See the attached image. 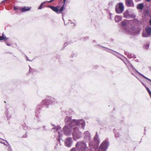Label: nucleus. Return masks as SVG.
Segmentation results:
<instances>
[{
  "instance_id": "1",
  "label": "nucleus",
  "mask_w": 151,
  "mask_h": 151,
  "mask_svg": "<svg viewBox=\"0 0 151 151\" xmlns=\"http://www.w3.org/2000/svg\"><path fill=\"white\" fill-rule=\"evenodd\" d=\"M66 124L70 127H73L72 135L74 139L76 141L82 136V133L79 131V128L84 129L86 125L85 121L82 119H71L70 117L66 116L65 119Z\"/></svg>"
},
{
  "instance_id": "2",
  "label": "nucleus",
  "mask_w": 151,
  "mask_h": 151,
  "mask_svg": "<svg viewBox=\"0 0 151 151\" xmlns=\"http://www.w3.org/2000/svg\"><path fill=\"white\" fill-rule=\"evenodd\" d=\"M94 139L96 144L97 146L96 147L94 146L93 145V142H90L89 143V145L90 150L91 151H94V150H95L97 148V146L100 142V141L99 139V137L97 133L96 134V135L94 137Z\"/></svg>"
},
{
  "instance_id": "3",
  "label": "nucleus",
  "mask_w": 151,
  "mask_h": 151,
  "mask_svg": "<svg viewBox=\"0 0 151 151\" xmlns=\"http://www.w3.org/2000/svg\"><path fill=\"white\" fill-rule=\"evenodd\" d=\"M76 147L78 151H86L87 145L83 141L78 142L76 144Z\"/></svg>"
},
{
  "instance_id": "4",
  "label": "nucleus",
  "mask_w": 151,
  "mask_h": 151,
  "mask_svg": "<svg viewBox=\"0 0 151 151\" xmlns=\"http://www.w3.org/2000/svg\"><path fill=\"white\" fill-rule=\"evenodd\" d=\"M121 23L123 29L125 31L127 32L131 35H134L135 33V31L134 30L133 28H131L129 29V31H128V30L127 29V20L122 21L121 22Z\"/></svg>"
},
{
  "instance_id": "5",
  "label": "nucleus",
  "mask_w": 151,
  "mask_h": 151,
  "mask_svg": "<svg viewBox=\"0 0 151 151\" xmlns=\"http://www.w3.org/2000/svg\"><path fill=\"white\" fill-rule=\"evenodd\" d=\"M109 146L108 141L107 140L104 141L101 144L100 148L103 151H106Z\"/></svg>"
},
{
  "instance_id": "6",
  "label": "nucleus",
  "mask_w": 151,
  "mask_h": 151,
  "mask_svg": "<svg viewBox=\"0 0 151 151\" xmlns=\"http://www.w3.org/2000/svg\"><path fill=\"white\" fill-rule=\"evenodd\" d=\"M124 9V6L122 3H119L118 6H116V12L118 14H121L123 12Z\"/></svg>"
},
{
  "instance_id": "7",
  "label": "nucleus",
  "mask_w": 151,
  "mask_h": 151,
  "mask_svg": "<svg viewBox=\"0 0 151 151\" xmlns=\"http://www.w3.org/2000/svg\"><path fill=\"white\" fill-rule=\"evenodd\" d=\"M146 33H143L142 36L143 37H149L151 35V27H147L145 29Z\"/></svg>"
},
{
  "instance_id": "8",
  "label": "nucleus",
  "mask_w": 151,
  "mask_h": 151,
  "mask_svg": "<svg viewBox=\"0 0 151 151\" xmlns=\"http://www.w3.org/2000/svg\"><path fill=\"white\" fill-rule=\"evenodd\" d=\"M52 100L50 98L48 97L45 99H43L41 102V104L42 105H48L50 104H52V103L50 102Z\"/></svg>"
},
{
  "instance_id": "9",
  "label": "nucleus",
  "mask_w": 151,
  "mask_h": 151,
  "mask_svg": "<svg viewBox=\"0 0 151 151\" xmlns=\"http://www.w3.org/2000/svg\"><path fill=\"white\" fill-rule=\"evenodd\" d=\"M63 130L64 134L67 136L70 135L71 134V133L70 130L67 126H65L63 128Z\"/></svg>"
},
{
  "instance_id": "10",
  "label": "nucleus",
  "mask_w": 151,
  "mask_h": 151,
  "mask_svg": "<svg viewBox=\"0 0 151 151\" xmlns=\"http://www.w3.org/2000/svg\"><path fill=\"white\" fill-rule=\"evenodd\" d=\"M72 142V138L71 137L67 138L65 139V144L66 146L68 147L71 146Z\"/></svg>"
},
{
  "instance_id": "11",
  "label": "nucleus",
  "mask_w": 151,
  "mask_h": 151,
  "mask_svg": "<svg viewBox=\"0 0 151 151\" xmlns=\"http://www.w3.org/2000/svg\"><path fill=\"white\" fill-rule=\"evenodd\" d=\"M83 137L84 139L88 141L90 140L91 138L90 134L88 131H86L84 132Z\"/></svg>"
},
{
  "instance_id": "12",
  "label": "nucleus",
  "mask_w": 151,
  "mask_h": 151,
  "mask_svg": "<svg viewBox=\"0 0 151 151\" xmlns=\"http://www.w3.org/2000/svg\"><path fill=\"white\" fill-rule=\"evenodd\" d=\"M134 17V16L133 14H129V12L127 10L124 13V17L125 18L128 19L130 17Z\"/></svg>"
},
{
  "instance_id": "13",
  "label": "nucleus",
  "mask_w": 151,
  "mask_h": 151,
  "mask_svg": "<svg viewBox=\"0 0 151 151\" xmlns=\"http://www.w3.org/2000/svg\"><path fill=\"white\" fill-rule=\"evenodd\" d=\"M52 129H55L56 131H58L59 137V141H60V138L62 136V134L59 131V130L60 129V127L59 126H57L55 127L52 128Z\"/></svg>"
},
{
  "instance_id": "14",
  "label": "nucleus",
  "mask_w": 151,
  "mask_h": 151,
  "mask_svg": "<svg viewBox=\"0 0 151 151\" xmlns=\"http://www.w3.org/2000/svg\"><path fill=\"white\" fill-rule=\"evenodd\" d=\"M31 9V7L24 6L21 8V11L22 12H23L26 11H28L30 10Z\"/></svg>"
},
{
  "instance_id": "15",
  "label": "nucleus",
  "mask_w": 151,
  "mask_h": 151,
  "mask_svg": "<svg viewBox=\"0 0 151 151\" xmlns=\"http://www.w3.org/2000/svg\"><path fill=\"white\" fill-rule=\"evenodd\" d=\"M127 6H134V3L132 0H126Z\"/></svg>"
},
{
  "instance_id": "16",
  "label": "nucleus",
  "mask_w": 151,
  "mask_h": 151,
  "mask_svg": "<svg viewBox=\"0 0 151 151\" xmlns=\"http://www.w3.org/2000/svg\"><path fill=\"white\" fill-rule=\"evenodd\" d=\"M49 7L53 11L56 12L58 14H59V9L58 7L56 6H49Z\"/></svg>"
},
{
  "instance_id": "17",
  "label": "nucleus",
  "mask_w": 151,
  "mask_h": 151,
  "mask_svg": "<svg viewBox=\"0 0 151 151\" xmlns=\"http://www.w3.org/2000/svg\"><path fill=\"white\" fill-rule=\"evenodd\" d=\"M122 17L120 16L116 15L115 17V21L116 22H118L121 21L122 19Z\"/></svg>"
},
{
  "instance_id": "18",
  "label": "nucleus",
  "mask_w": 151,
  "mask_h": 151,
  "mask_svg": "<svg viewBox=\"0 0 151 151\" xmlns=\"http://www.w3.org/2000/svg\"><path fill=\"white\" fill-rule=\"evenodd\" d=\"M8 38L6 37L4 34V33H3L2 34L1 36H0V40H8Z\"/></svg>"
},
{
  "instance_id": "19",
  "label": "nucleus",
  "mask_w": 151,
  "mask_h": 151,
  "mask_svg": "<svg viewBox=\"0 0 151 151\" xmlns=\"http://www.w3.org/2000/svg\"><path fill=\"white\" fill-rule=\"evenodd\" d=\"M144 5L142 3L138 4L137 5V8L139 9H142L144 7Z\"/></svg>"
},
{
  "instance_id": "20",
  "label": "nucleus",
  "mask_w": 151,
  "mask_h": 151,
  "mask_svg": "<svg viewBox=\"0 0 151 151\" xmlns=\"http://www.w3.org/2000/svg\"><path fill=\"white\" fill-rule=\"evenodd\" d=\"M128 57L129 58H133L135 59L136 58V56L132 54L128 53L127 54Z\"/></svg>"
},
{
  "instance_id": "21",
  "label": "nucleus",
  "mask_w": 151,
  "mask_h": 151,
  "mask_svg": "<svg viewBox=\"0 0 151 151\" xmlns=\"http://www.w3.org/2000/svg\"><path fill=\"white\" fill-rule=\"evenodd\" d=\"M135 71L140 76H142V77H143L145 79H147V80H149V81L151 82V80L148 78H147L144 75L139 73V72H138L137 70H135Z\"/></svg>"
},
{
  "instance_id": "22",
  "label": "nucleus",
  "mask_w": 151,
  "mask_h": 151,
  "mask_svg": "<svg viewBox=\"0 0 151 151\" xmlns=\"http://www.w3.org/2000/svg\"><path fill=\"white\" fill-rule=\"evenodd\" d=\"M6 141L7 142V145H6L5 143H4L3 142H0L1 143L3 144H4V145H6L8 147H9V150L10 151H12V149H11L10 145H9V143L7 141Z\"/></svg>"
},
{
  "instance_id": "23",
  "label": "nucleus",
  "mask_w": 151,
  "mask_h": 151,
  "mask_svg": "<svg viewBox=\"0 0 151 151\" xmlns=\"http://www.w3.org/2000/svg\"><path fill=\"white\" fill-rule=\"evenodd\" d=\"M47 1H44L40 5V6L38 8V9H42V5L45 4Z\"/></svg>"
},
{
  "instance_id": "24",
  "label": "nucleus",
  "mask_w": 151,
  "mask_h": 151,
  "mask_svg": "<svg viewBox=\"0 0 151 151\" xmlns=\"http://www.w3.org/2000/svg\"><path fill=\"white\" fill-rule=\"evenodd\" d=\"M64 4L63 5V6H62L59 9V13H61L62 12L64 9Z\"/></svg>"
},
{
  "instance_id": "25",
  "label": "nucleus",
  "mask_w": 151,
  "mask_h": 151,
  "mask_svg": "<svg viewBox=\"0 0 151 151\" xmlns=\"http://www.w3.org/2000/svg\"><path fill=\"white\" fill-rule=\"evenodd\" d=\"M149 44H147L145 45L144 46V48L146 49H148L149 48Z\"/></svg>"
},
{
  "instance_id": "26",
  "label": "nucleus",
  "mask_w": 151,
  "mask_h": 151,
  "mask_svg": "<svg viewBox=\"0 0 151 151\" xmlns=\"http://www.w3.org/2000/svg\"><path fill=\"white\" fill-rule=\"evenodd\" d=\"M115 137L116 138H118L119 136V134L117 132L115 133Z\"/></svg>"
},
{
  "instance_id": "27",
  "label": "nucleus",
  "mask_w": 151,
  "mask_h": 151,
  "mask_svg": "<svg viewBox=\"0 0 151 151\" xmlns=\"http://www.w3.org/2000/svg\"><path fill=\"white\" fill-rule=\"evenodd\" d=\"M146 89L148 91V92L150 95V96L151 97V92L149 89V88L148 87H146Z\"/></svg>"
},
{
  "instance_id": "28",
  "label": "nucleus",
  "mask_w": 151,
  "mask_h": 151,
  "mask_svg": "<svg viewBox=\"0 0 151 151\" xmlns=\"http://www.w3.org/2000/svg\"><path fill=\"white\" fill-rule=\"evenodd\" d=\"M70 151H77V150L75 147H73L71 150Z\"/></svg>"
},
{
  "instance_id": "29",
  "label": "nucleus",
  "mask_w": 151,
  "mask_h": 151,
  "mask_svg": "<svg viewBox=\"0 0 151 151\" xmlns=\"http://www.w3.org/2000/svg\"><path fill=\"white\" fill-rule=\"evenodd\" d=\"M139 81L141 82L142 85L146 88V87H146V86L145 84L143 83L140 80H139Z\"/></svg>"
},
{
  "instance_id": "30",
  "label": "nucleus",
  "mask_w": 151,
  "mask_h": 151,
  "mask_svg": "<svg viewBox=\"0 0 151 151\" xmlns=\"http://www.w3.org/2000/svg\"><path fill=\"white\" fill-rule=\"evenodd\" d=\"M26 60L27 61H31V60L29 59L28 57L27 56H26Z\"/></svg>"
},
{
  "instance_id": "31",
  "label": "nucleus",
  "mask_w": 151,
  "mask_h": 151,
  "mask_svg": "<svg viewBox=\"0 0 151 151\" xmlns=\"http://www.w3.org/2000/svg\"><path fill=\"white\" fill-rule=\"evenodd\" d=\"M54 0H51L50 1H47V2L48 3H50V2H52V1H54Z\"/></svg>"
},
{
  "instance_id": "32",
  "label": "nucleus",
  "mask_w": 151,
  "mask_h": 151,
  "mask_svg": "<svg viewBox=\"0 0 151 151\" xmlns=\"http://www.w3.org/2000/svg\"><path fill=\"white\" fill-rule=\"evenodd\" d=\"M131 66L133 69H134V70H136V69H135L134 68V67L132 65H130Z\"/></svg>"
},
{
  "instance_id": "33",
  "label": "nucleus",
  "mask_w": 151,
  "mask_h": 151,
  "mask_svg": "<svg viewBox=\"0 0 151 151\" xmlns=\"http://www.w3.org/2000/svg\"><path fill=\"white\" fill-rule=\"evenodd\" d=\"M14 10H16L17 9V8L15 6H14Z\"/></svg>"
},
{
  "instance_id": "34",
  "label": "nucleus",
  "mask_w": 151,
  "mask_h": 151,
  "mask_svg": "<svg viewBox=\"0 0 151 151\" xmlns=\"http://www.w3.org/2000/svg\"><path fill=\"white\" fill-rule=\"evenodd\" d=\"M66 1V0H63V3H64V4L65 3Z\"/></svg>"
},
{
  "instance_id": "35",
  "label": "nucleus",
  "mask_w": 151,
  "mask_h": 151,
  "mask_svg": "<svg viewBox=\"0 0 151 151\" xmlns=\"http://www.w3.org/2000/svg\"><path fill=\"white\" fill-rule=\"evenodd\" d=\"M43 128L44 129H45V130L46 126H43Z\"/></svg>"
},
{
  "instance_id": "36",
  "label": "nucleus",
  "mask_w": 151,
  "mask_h": 151,
  "mask_svg": "<svg viewBox=\"0 0 151 151\" xmlns=\"http://www.w3.org/2000/svg\"><path fill=\"white\" fill-rule=\"evenodd\" d=\"M109 19L111 20L112 19V18L111 17V16H110V17H109Z\"/></svg>"
},
{
  "instance_id": "37",
  "label": "nucleus",
  "mask_w": 151,
  "mask_h": 151,
  "mask_svg": "<svg viewBox=\"0 0 151 151\" xmlns=\"http://www.w3.org/2000/svg\"><path fill=\"white\" fill-rule=\"evenodd\" d=\"M149 23H150V25H151V20H150Z\"/></svg>"
},
{
  "instance_id": "38",
  "label": "nucleus",
  "mask_w": 151,
  "mask_h": 151,
  "mask_svg": "<svg viewBox=\"0 0 151 151\" xmlns=\"http://www.w3.org/2000/svg\"><path fill=\"white\" fill-rule=\"evenodd\" d=\"M145 0L147 2H149L150 1V0Z\"/></svg>"
},
{
  "instance_id": "39",
  "label": "nucleus",
  "mask_w": 151,
  "mask_h": 151,
  "mask_svg": "<svg viewBox=\"0 0 151 151\" xmlns=\"http://www.w3.org/2000/svg\"><path fill=\"white\" fill-rule=\"evenodd\" d=\"M6 45L8 46H10V45L9 44H6Z\"/></svg>"
},
{
  "instance_id": "40",
  "label": "nucleus",
  "mask_w": 151,
  "mask_h": 151,
  "mask_svg": "<svg viewBox=\"0 0 151 151\" xmlns=\"http://www.w3.org/2000/svg\"><path fill=\"white\" fill-rule=\"evenodd\" d=\"M93 42L94 43V42H96V40H94L93 41Z\"/></svg>"
},
{
  "instance_id": "41",
  "label": "nucleus",
  "mask_w": 151,
  "mask_h": 151,
  "mask_svg": "<svg viewBox=\"0 0 151 151\" xmlns=\"http://www.w3.org/2000/svg\"><path fill=\"white\" fill-rule=\"evenodd\" d=\"M109 15L110 16H111L112 14L111 13H109Z\"/></svg>"
},
{
  "instance_id": "42",
  "label": "nucleus",
  "mask_w": 151,
  "mask_h": 151,
  "mask_svg": "<svg viewBox=\"0 0 151 151\" xmlns=\"http://www.w3.org/2000/svg\"><path fill=\"white\" fill-rule=\"evenodd\" d=\"M135 76V77H136L137 78V79H138L139 81L140 80H139L138 78L137 77H136V76Z\"/></svg>"
},
{
  "instance_id": "43",
  "label": "nucleus",
  "mask_w": 151,
  "mask_h": 151,
  "mask_svg": "<svg viewBox=\"0 0 151 151\" xmlns=\"http://www.w3.org/2000/svg\"><path fill=\"white\" fill-rule=\"evenodd\" d=\"M135 76V77H136L137 78V79H138L139 81L140 80H139L138 78L137 77H136V76Z\"/></svg>"
},
{
  "instance_id": "44",
  "label": "nucleus",
  "mask_w": 151,
  "mask_h": 151,
  "mask_svg": "<svg viewBox=\"0 0 151 151\" xmlns=\"http://www.w3.org/2000/svg\"><path fill=\"white\" fill-rule=\"evenodd\" d=\"M136 1H140L141 0H136Z\"/></svg>"
},
{
  "instance_id": "45",
  "label": "nucleus",
  "mask_w": 151,
  "mask_h": 151,
  "mask_svg": "<svg viewBox=\"0 0 151 151\" xmlns=\"http://www.w3.org/2000/svg\"><path fill=\"white\" fill-rule=\"evenodd\" d=\"M132 74L134 76L133 73H132Z\"/></svg>"
}]
</instances>
